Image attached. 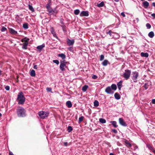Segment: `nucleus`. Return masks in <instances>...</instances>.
Masks as SVG:
<instances>
[{
    "label": "nucleus",
    "mask_w": 155,
    "mask_h": 155,
    "mask_svg": "<svg viewBox=\"0 0 155 155\" xmlns=\"http://www.w3.org/2000/svg\"><path fill=\"white\" fill-rule=\"evenodd\" d=\"M16 112L19 117H24L26 116L25 110L22 107H19L17 109Z\"/></svg>",
    "instance_id": "1"
},
{
    "label": "nucleus",
    "mask_w": 155,
    "mask_h": 155,
    "mask_svg": "<svg viewBox=\"0 0 155 155\" xmlns=\"http://www.w3.org/2000/svg\"><path fill=\"white\" fill-rule=\"evenodd\" d=\"M17 99L18 100L19 104H23L25 101V98L22 92H19L17 96Z\"/></svg>",
    "instance_id": "2"
},
{
    "label": "nucleus",
    "mask_w": 155,
    "mask_h": 155,
    "mask_svg": "<svg viewBox=\"0 0 155 155\" xmlns=\"http://www.w3.org/2000/svg\"><path fill=\"white\" fill-rule=\"evenodd\" d=\"M131 73V71L126 69L125 70V72L123 73L122 76L125 80H127L130 77Z\"/></svg>",
    "instance_id": "3"
},
{
    "label": "nucleus",
    "mask_w": 155,
    "mask_h": 155,
    "mask_svg": "<svg viewBox=\"0 0 155 155\" xmlns=\"http://www.w3.org/2000/svg\"><path fill=\"white\" fill-rule=\"evenodd\" d=\"M49 114V113L48 112L43 111H40L38 113V114L41 119H44L48 117Z\"/></svg>",
    "instance_id": "4"
},
{
    "label": "nucleus",
    "mask_w": 155,
    "mask_h": 155,
    "mask_svg": "<svg viewBox=\"0 0 155 155\" xmlns=\"http://www.w3.org/2000/svg\"><path fill=\"white\" fill-rule=\"evenodd\" d=\"M67 62L65 61H60V69L62 71H64L65 69L64 68H66L67 66H66Z\"/></svg>",
    "instance_id": "5"
},
{
    "label": "nucleus",
    "mask_w": 155,
    "mask_h": 155,
    "mask_svg": "<svg viewBox=\"0 0 155 155\" xmlns=\"http://www.w3.org/2000/svg\"><path fill=\"white\" fill-rule=\"evenodd\" d=\"M138 72L137 71H134L132 72V79L134 81V82H136V80L138 77Z\"/></svg>",
    "instance_id": "6"
},
{
    "label": "nucleus",
    "mask_w": 155,
    "mask_h": 155,
    "mask_svg": "<svg viewBox=\"0 0 155 155\" xmlns=\"http://www.w3.org/2000/svg\"><path fill=\"white\" fill-rule=\"evenodd\" d=\"M110 87H107L105 90V92L108 94H113L114 93V91L111 90Z\"/></svg>",
    "instance_id": "7"
},
{
    "label": "nucleus",
    "mask_w": 155,
    "mask_h": 155,
    "mask_svg": "<svg viewBox=\"0 0 155 155\" xmlns=\"http://www.w3.org/2000/svg\"><path fill=\"white\" fill-rule=\"evenodd\" d=\"M119 123L122 126L124 127H126L127 126V124L125 123L122 118H119Z\"/></svg>",
    "instance_id": "8"
},
{
    "label": "nucleus",
    "mask_w": 155,
    "mask_h": 155,
    "mask_svg": "<svg viewBox=\"0 0 155 155\" xmlns=\"http://www.w3.org/2000/svg\"><path fill=\"white\" fill-rule=\"evenodd\" d=\"M67 42L68 45H72L74 43V40H71L68 38L67 40Z\"/></svg>",
    "instance_id": "9"
},
{
    "label": "nucleus",
    "mask_w": 155,
    "mask_h": 155,
    "mask_svg": "<svg viewBox=\"0 0 155 155\" xmlns=\"http://www.w3.org/2000/svg\"><path fill=\"white\" fill-rule=\"evenodd\" d=\"M89 15L88 11H83L81 12L80 14L81 16H87Z\"/></svg>",
    "instance_id": "10"
},
{
    "label": "nucleus",
    "mask_w": 155,
    "mask_h": 155,
    "mask_svg": "<svg viewBox=\"0 0 155 155\" xmlns=\"http://www.w3.org/2000/svg\"><path fill=\"white\" fill-rule=\"evenodd\" d=\"M48 10L49 13L51 14H54V13L56 14L57 13V11L53 10L51 8L48 9Z\"/></svg>",
    "instance_id": "11"
},
{
    "label": "nucleus",
    "mask_w": 155,
    "mask_h": 155,
    "mask_svg": "<svg viewBox=\"0 0 155 155\" xmlns=\"http://www.w3.org/2000/svg\"><path fill=\"white\" fill-rule=\"evenodd\" d=\"M28 43H23L22 44H21L20 45H22V48L24 49H27V46Z\"/></svg>",
    "instance_id": "12"
},
{
    "label": "nucleus",
    "mask_w": 155,
    "mask_h": 155,
    "mask_svg": "<svg viewBox=\"0 0 155 155\" xmlns=\"http://www.w3.org/2000/svg\"><path fill=\"white\" fill-rule=\"evenodd\" d=\"M124 142L125 143V145L127 147H130L131 146V144L128 142V140L125 139Z\"/></svg>",
    "instance_id": "13"
},
{
    "label": "nucleus",
    "mask_w": 155,
    "mask_h": 155,
    "mask_svg": "<svg viewBox=\"0 0 155 155\" xmlns=\"http://www.w3.org/2000/svg\"><path fill=\"white\" fill-rule=\"evenodd\" d=\"M9 31L10 33L12 34L16 35L17 34V32L12 28H10Z\"/></svg>",
    "instance_id": "14"
},
{
    "label": "nucleus",
    "mask_w": 155,
    "mask_h": 155,
    "mask_svg": "<svg viewBox=\"0 0 155 155\" xmlns=\"http://www.w3.org/2000/svg\"><path fill=\"white\" fill-rule=\"evenodd\" d=\"M123 82L122 81H120L119 82L117 83V86L119 90H121V88L122 85V83Z\"/></svg>",
    "instance_id": "15"
},
{
    "label": "nucleus",
    "mask_w": 155,
    "mask_h": 155,
    "mask_svg": "<svg viewBox=\"0 0 155 155\" xmlns=\"http://www.w3.org/2000/svg\"><path fill=\"white\" fill-rule=\"evenodd\" d=\"M114 96L116 99L117 100H119L120 98V96L117 93H116L114 94Z\"/></svg>",
    "instance_id": "16"
},
{
    "label": "nucleus",
    "mask_w": 155,
    "mask_h": 155,
    "mask_svg": "<svg viewBox=\"0 0 155 155\" xmlns=\"http://www.w3.org/2000/svg\"><path fill=\"white\" fill-rule=\"evenodd\" d=\"M140 55L142 57H144L146 58L148 57L149 56L148 53L147 52H141L140 53Z\"/></svg>",
    "instance_id": "17"
},
{
    "label": "nucleus",
    "mask_w": 155,
    "mask_h": 155,
    "mask_svg": "<svg viewBox=\"0 0 155 155\" xmlns=\"http://www.w3.org/2000/svg\"><path fill=\"white\" fill-rule=\"evenodd\" d=\"M45 45L44 44H42L41 45L38 46L37 47V48L39 51H41L42 48L44 47Z\"/></svg>",
    "instance_id": "18"
},
{
    "label": "nucleus",
    "mask_w": 155,
    "mask_h": 155,
    "mask_svg": "<svg viewBox=\"0 0 155 155\" xmlns=\"http://www.w3.org/2000/svg\"><path fill=\"white\" fill-rule=\"evenodd\" d=\"M66 105L68 108H70L72 106L71 102L70 101H67L66 103Z\"/></svg>",
    "instance_id": "19"
},
{
    "label": "nucleus",
    "mask_w": 155,
    "mask_h": 155,
    "mask_svg": "<svg viewBox=\"0 0 155 155\" xmlns=\"http://www.w3.org/2000/svg\"><path fill=\"white\" fill-rule=\"evenodd\" d=\"M29 41V39L28 38H24L22 39L21 40V41L22 42H24V43H28V42Z\"/></svg>",
    "instance_id": "20"
},
{
    "label": "nucleus",
    "mask_w": 155,
    "mask_h": 155,
    "mask_svg": "<svg viewBox=\"0 0 155 155\" xmlns=\"http://www.w3.org/2000/svg\"><path fill=\"white\" fill-rule=\"evenodd\" d=\"M147 147L150 150L152 151L153 153V151H155L153 148L150 144H147Z\"/></svg>",
    "instance_id": "21"
},
{
    "label": "nucleus",
    "mask_w": 155,
    "mask_h": 155,
    "mask_svg": "<svg viewBox=\"0 0 155 155\" xmlns=\"http://www.w3.org/2000/svg\"><path fill=\"white\" fill-rule=\"evenodd\" d=\"M110 123L113 125L114 127L116 128L118 126V125L117 124V122L115 121H111L110 122Z\"/></svg>",
    "instance_id": "22"
},
{
    "label": "nucleus",
    "mask_w": 155,
    "mask_h": 155,
    "mask_svg": "<svg viewBox=\"0 0 155 155\" xmlns=\"http://www.w3.org/2000/svg\"><path fill=\"white\" fill-rule=\"evenodd\" d=\"M108 64H110L109 62L107 60H104L102 63V64L104 66H106Z\"/></svg>",
    "instance_id": "23"
},
{
    "label": "nucleus",
    "mask_w": 155,
    "mask_h": 155,
    "mask_svg": "<svg viewBox=\"0 0 155 155\" xmlns=\"http://www.w3.org/2000/svg\"><path fill=\"white\" fill-rule=\"evenodd\" d=\"M143 5L145 8H147L149 5V3L147 1H145L143 2Z\"/></svg>",
    "instance_id": "24"
},
{
    "label": "nucleus",
    "mask_w": 155,
    "mask_h": 155,
    "mask_svg": "<svg viewBox=\"0 0 155 155\" xmlns=\"http://www.w3.org/2000/svg\"><path fill=\"white\" fill-rule=\"evenodd\" d=\"M110 87L112 90H114V91H115L117 88L116 85L115 84H112L111 85V87Z\"/></svg>",
    "instance_id": "25"
},
{
    "label": "nucleus",
    "mask_w": 155,
    "mask_h": 155,
    "mask_svg": "<svg viewBox=\"0 0 155 155\" xmlns=\"http://www.w3.org/2000/svg\"><path fill=\"white\" fill-rule=\"evenodd\" d=\"M154 35V33L153 31H151L148 34V36L150 38H153Z\"/></svg>",
    "instance_id": "26"
},
{
    "label": "nucleus",
    "mask_w": 155,
    "mask_h": 155,
    "mask_svg": "<svg viewBox=\"0 0 155 155\" xmlns=\"http://www.w3.org/2000/svg\"><path fill=\"white\" fill-rule=\"evenodd\" d=\"M30 75L32 77L35 76V71L33 70H32L30 72Z\"/></svg>",
    "instance_id": "27"
},
{
    "label": "nucleus",
    "mask_w": 155,
    "mask_h": 155,
    "mask_svg": "<svg viewBox=\"0 0 155 155\" xmlns=\"http://www.w3.org/2000/svg\"><path fill=\"white\" fill-rule=\"evenodd\" d=\"M94 106L95 107H98L99 105V103L98 101L97 100H95L94 102Z\"/></svg>",
    "instance_id": "28"
},
{
    "label": "nucleus",
    "mask_w": 155,
    "mask_h": 155,
    "mask_svg": "<svg viewBox=\"0 0 155 155\" xmlns=\"http://www.w3.org/2000/svg\"><path fill=\"white\" fill-rule=\"evenodd\" d=\"M88 87V86L87 85H85L82 88V90L84 92H85L86 91Z\"/></svg>",
    "instance_id": "29"
},
{
    "label": "nucleus",
    "mask_w": 155,
    "mask_h": 155,
    "mask_svg": "<svg viewBox=\"0 0 155 155\" xmlns=\"http://www.w3.org/2000/svg\"><path fill=\"white\" fill-rule=\"evenodd\" d=\"M104 5V2H101L99 4H97V6L98 7H103Z\"/></svg>",
    "instance_id": "30"
},
{
    "label": "nucleus",
    "mask_w": 155,
    "mask_h": 155,
    "mask_svg": "<svg viewBox=\"0 0 155 155\" xmlns=\"http://www.w3.org/2000/svg\"><path fill=\"white\" fill-rule=\"evenodd\" d=\"M99 121L102 124H104L106 123V120L104 119L100 118L99 119Z\"/></svg>",
    "instance_id": "31"
},
{
    "label": "nucleus",
    "mask_w": 155,
    "mask_h": 155,
    "mask_svg": "<svg viewBox=\"0 0 155 155\" xmlns=\"http://www.w3.org/2000/svg\"><path fill=\"white\" fill-rule=\"evenodd\" d=\"M58 56L59 57H61L62 58H65V55L63 53L59 54H58Z\"/></svg>",
    "instance_id": "32"
},
{
    "label": "nucleus",
    "mask_w": 155,
    "mask_h": 155,
    "mask_svg": "<svg viewBox=\"0 0 155 155\" xmlns=\"http://www.w3.org/2000/svg\"><path fill=\"white\" fill-rule=\"evenodd\" d=\"M51 33L53 35L54 37H55V38H58L57 35L56 34L55 32H54V30L53 29H52L51 31Z\"/></svg>",
    "instance_id": "33"
},
{
    "label": "nucleus",
    "mask_w": 155,
    "mask_h": 155,
    "mask_svg": "<svg viewBox=\"0 0 155 155\" xmlns=\"http://www.w3.org/2000/svg\"><path fill=\"white\" fill-rule=\"evenodd\" d=\"M28 6L29 9L32 12H34V9L31 5H29Z\"/></svg>",
    "instance_id": "34"
},
{
    "label": "nucleus",
    "mask_w": 155,
    "mask_h": 155,
    "mask_svg": "<svg viewBox=\"0 0 155 155\" xmlns=\"http://www.w3.org/2000/svg\"><path fill=\"white\" fill-rule=\"evenodd\" d=\"M23 26V28L25 29H27L28 28V24L27 23L24 24Z\"/></svg>",
    "instance_id": "35"
},
{
    "label": "nucleus",
    "mask_w": 155,
    "mask_h": 155,
    "mask_svg": "<svg viewBox=\"0 0 155 155\" xmlns=\"http://www.w3.org/2000/svg\"><path fill=\"white\" fill-rule=\"evenodd\" d=\"M72 127L71 126H68L67 129V131L68 132H70L72 130Z\"/></svg>",
    "instance_id": "36"
},
{
    "label": "nucleus",
    "mask_w": 155,
    "mask_h": 155,
    "mask_svg": "<svg viewBox=\"0 0 155 155\" xmlns=\"http://www.w3.org/2000/svg\"><path fill=\"white\" fill-rule=\"evenodd\" d=\"M84 117L83 116H81L79 118L78 123H80L83 121Z\"/></svg>",
    "instance_id": "37"
},
{
    "label": "nucleus",
    "mask_w": 155,
    "mask_h": 155,
    "mask_svg": "<svg viewBox=\"0 0 155 155\" xmlns=\"http://www.w3.org/2000/svg\"><path fill=\"white\" fill-rule=\"evenodd\" d=\"M80 12V11L78 9H76L74 11V13L76 15H78Z\"/></svg>",
    "instance_id": "38"
},
{
    "label": "nucleus",
    "mask_w": 155,
    "mask_h": 155,
    "mask_svg": "<svg viewBox=\"0 0 155 155\" xmlns=\"http://www.w3.org/2000/svg\"><path fill=\"white\" fill-rule=\"evenodd\" d=\"M146 26L147 29H150L151 27V26L149 23H147L146 24Z\"/></svg>",
    "instance_id": "39"
},
{
    "label": "nucleus",
    "mask_w": 155,
    "mask_h": 155,
    "mask_svg": "<svg viewBox=\"0 0 155 155\" xmlns=\"http://www.w3.org/2000/svg\"><path fill=\"white\" fill-rule=\"evenodd\" d=\"M53 62L56 64H57L58 65L59 64V61L58 60H53Z\"/></svg>",
    "instance_id": "40"
},
{
    "label": "nucleus",
    "mask_w": 155,
    "mask_h": 155,
    "mask_svg": "<svg viewBox=\"0 0 155 155\" xmlns=\"http://www.w3.org/2000/svg\"><path fill=\"white\" fill-rule=\"evenodd\" d=\"M148 84L147 83H146L145 84L143 87L145 88L146 90H147L148 89V86L147 85Z\"/></svg>",
    "instance_id": "41"
},
{
    "label": "nucleus",
    "mask_w": 155,
    "mask_h": 155,
    "mask_svg": "<svg viewBox=\"0 0 155 155\" xmlns=\"http://www.w3.org/2000/svg\"><path fill=\"white\" fill-rule=\"evenodd\" d=\"M7 30V29L6 28L4 27H2L1 29V31H4Z\"/></svg>",
    "instance_id": "42"
},
{
    "label": "nucleus",
    "mask_w": 155,
    "mask_h": 155,
    "mask_svg": "<svg viewBox=\"0 0 155 155\" xmlns=\"http://www.w3.org/2000/svg\"><path fill=\"white\" fill-rule=\"evenodd\" d=\"M46 8L48 9L49 8H50L51 7H50V3H48L46 6Z\"/></svg>",
    "instance_id": "43"
},
{
    "label": "nucleus",
    "mask_w": 155,
    "mask_h": 155,
    "mask_svg": "<svg viewBox=\"0 0 155 155\" xmlns=\"http://www.w3.org/2000/svg\"><path fill=\"white\" fill-rule=\"evenodd\" d=\"M107 34H109L110 36H111V33H113V32H112L111 30H109L108 32H107Z\"/></svg>",
    "instance_id": "44"
},
{
    "label": "nucleus",
    "mask_w": 155,
    "mask_h": 155,
    "mask_svg": "<svg viewBox=\"0 0 155 155\" xmlns=\"http://www.w3.org/2000/svg\"><path fill=\"white\" fill-rule=\"evenodd\" d=\"M46 90L48 92H50L51 91V88L50 87H47L46 88Z\"/></svg>",
    "instance_id": "45"
},
{
    "label": "nucleus",
    "mask_w": 155,
    "mask_h": 155,
    "mask_svg": "<svg viewBox=\"0 0 155 155\" xmlns=\"http://www.w3.org/2000/svg\"><path fill=\"white\" fill-rule=\"evenodd\" d=\"M97 76L95 75H94L92 76V78L93 79H97Z\"/></svg>",
    "instance_id": "46"
},
{
    "label": "nucleus",
    "mask_w": 155,
    "mask_h": 155,
    "mask_svg": "<svg viewBox=\"0 0 155 155\" xmlns=\"http://www.w3.org/2000/svg\"><path fill=\"white\" fill-rule=\"evenodd\" d=\"M112 131L115 134H116L117 132V130H116V129H112Z\"/></svg>",
    "instance_id": "47"
},
{
    "label": "nucleus",
    "mask_w": 155,
    "mask_h": 155,
    "mask_svg": "<svg viewBox=\"0 0 155 155\" xmlns=\"http://www.w3.org/2000/svg\"><path fill=\"white\" fill-rule=\"evenodd\" d=\"M5 89L7 91H9L10 89V87L8 86H7L5 87Z\"/></svg>",
    "instance_id": "48"
},
{
    "label": "nucleus",
    "mask_w": 155,
    "mask_h": 155,
    "mask_svg": "<svg viewBox=\"0 0 155 155\" xmlns=\"http://www.w3.org/2000/svg\"><path fill=\"white\" fill-rule=\"evenodd\" d=\"M121 15H122L123 16V17H125V14L124 12H121Z\"/></svg>",
    "instance_id": "49"
},
{
    "label": "nucleus",
    "mask_w": 155,
    "mask_h": 155,
    "mask_svg": "<svg viewBox=\"0 0 155 155\" xmlns=\"http://www.w3.org/2000/svg\"><path fill=\"white\" fill-rule=\"evenodd\" d=\"M152 103L153 104H155V99H153L152 100Z\"/></svg>",
    "instance_id": "50"
},
{
    "label": "nucleus",
    "mask_w": 155,
    "mask_h": 155,
    "mask_svg": "<svg viewBox=\"0 0 155 155\" xmlns=\"http://www.w3.org/2000/svg\"><path fill=\"white\" fill-rule=\"evenodd\" d=\"M68 143L67 142H65L64 143V145L65 146H68Z\"/></svg>",
    "instance_id": "51"
},
{
    "label": "nucleus",
    "mask_w": 155,
    "mask_h": 155,
    "mask_svg": "<svg viewBox=\"0 0 155 155\" xmlns=\"http://www.w3.org/2000/svg\"><path fill=\"white\" fill-rule=\"evenodd\" d=\"M151 15L154 18H155V13H153Z\"/></svg>",
    "instance_id": "52"
},
{
    "label": "nucleus",
    "mask_w": 155,
    "mask_h": 155,
    "mask_svg": "<svg viewBox=\"0 0 155 155\" xmlns=\"http://www.w3.org/2000/svg\"><path fill=\"white\" fill-rule=\"evenodd\" d=\"M33 68L35 69H37V65H35L33 67Z\"/></svg>",
    "instance_id": "53"
},
{
    "label": "nucleus",
    "mask_w": 155,
    "mask_h": 155,
    "mask_svg": "<svg viewBox=\"0 0 155 155\" xmlns=\"http://www.w3.org/2000/svg\"><path fill=\"white\" fill-rule=\"evenodd\" d=\"M104 58V56L103 55H101L100 56V58Z\"/></svg>",
    "instance_id": "54"
},
{
    "label": "nucleus",
    "mask_w": 155,
    "mask_h": 155,
    "mask_svg": "<svg viewBox=\"0 0 155 155\" xmlns=\"http://www.w3.org/2000/svg\"><path fill=\"white\" fill-rule=\"evenodd\" d=\"M134 148L135 149V150L136 149H137L138 148V147H137V145H135L134 147Z\"/></svg>",
    "instance_id": "55"
},
{
    "label": "nucleus",
    "mask_w": 155,
    "mask_h": 155,
    "mask_svg": "<svg viewBox=\"0 0 155 155\" xmlns=\"http://www.w3.org/2000/svg\"><path fill=\"white\" fill-rule=\"evenodd\" d=\"M9 155H14L12 152H10L9 153Z\"/></svg>",
    "instance_id": "56"
},
{
    "label": "nucleus",
    "mask_w": 155,
    "mask_h": 155,
    "mask_svg": "<svg viewBox=\"0 0 155 155\" xmlns=\"http://www.w3.org/2000/svg\"><path fill=\"white\" fill-rule=\"evenodd\" d=\"M152 5L154 7H155V2L152 3Z\"/></svg>",
    "instance_id": "57"
},
{
    "label": "nucleus",
    "mask_w": 155,
    "mask_h": 155,
    "mask_svg": "<svg viewBox=\"0 0 155 155\" xmlns=\"http://www.w3.org/2000/svg\"><path fill=\"white\" fill-rule=\"evenodd\" d=\"M110 155H114L113 153H111L110 154Z\"/></svg>",
    "instance_id": "58"
},
{
    "label": "nucleus",
    "mask_w": 155,
    "mask_h": 155,
    "mask_svg": "<svg viewBox=\"0 0 155 155\" xmlns=\"http://www.w3.org/2000/svg\"><path fill=\"white\" fill-rule=\"evenodd\" d=\"M136 19L137 20V22L139 21V19L138 18H136Z\"/></svg>",
    "instance_id": "59"
},
{
    "label": "nucleus",
    "mask_w": 155,
    "mask_h": 155,
    "mask_svg": "<svg viewBox=\"0 0 155 155\" xmlns=\"http://www.w3.org/2000/svg\"><path fill=\"white\" fill-rule=\"evenodd\" d=\"M114 1H115L117 2H119V0H114Z\"/></svg>",
    "instance_id": "60"
},
{
    "label": "nucleus",
    "mask_w": 155,
    "mask_h": 155,
    "mask_svg": "<svg viewBox=\"0 0 155 155\" xmlns=\"http://www.w3.org/2000/svg\"><path fill=\"white\" fill-rule=\"evenodd\" d=\"M71 47H70L68 49L69 50H70V49L71 48Z\"/></svg>",
    "instance_id": "61"
},
{
    "label": "nucleus",
    "mask_w": 155,
    "mask_h": 155,
    "mask_svg": "<svg viewBox=\"0 0 155 155\" xmlns=\"http://www.w3.org/2000/svg\"><path fill=\"white\" fill-rule=\"evenodd\" d=\"M2 116V114L1 113H0V117H1Z\"/></svg>",
    "instance_id": "62"
},
{
    "label": "nucleus",
    "mask_w": 155,
    "mask_h": 155,
    "mask_svg": "<svg viewBox=\"0 0 155 155\" xmlns=\"http://www.w3.org/2000/svg\"><path fill=\"white\" fill-rule=\"evenodd\" d=\"M100 59V61H102L103 59Z\"/></svg>",
    "instance_id": "63"
},
{
    "label": "nucleus",
    "mask_w": 155,
    "mask_h": 155,
    "mask_svg": "<svg viewBox=\"0 0 155 155\" xmlns=\"http://www.w3.org/2000/svg\"><path fill=\"white\" fill-rule=\"evenodd\" d=\"M153 153L155 154V151H153Z\"/></svg>",
    "instance_id": "64"
}]
</instances>
